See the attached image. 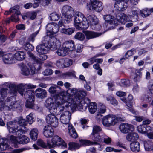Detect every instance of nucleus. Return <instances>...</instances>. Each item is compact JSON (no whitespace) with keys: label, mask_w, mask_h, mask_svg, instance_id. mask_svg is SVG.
Returning <instances> with one entry per match:
<instances>
[{"label":"nucleus","mask_w":153,"mask_h":153,"mask_svg":"<svg viewBox=\"0 0 153 153\" xmlns=\"http://www.w3.org/2000/svg\"><path fill=\"white\" fill-rule=\"evenodd\" d=\"M75 74L73 71H68L66 73H63L62 76L63 78H68L74 77Z\"/></svg>","instance_id":"c03bdc74"},{"label":"nucleus","mask_w":153,"mask_h":153,"mask_svg":"<svg viewBox=\"0 0 153 153\" xmlns=\"http://www.w3.org/2000/svg\"><path fill=\"white\" fill-rule=\"evenodd\" d=\"M64 59V67H69L72 65V61L71 59L68 58Z\"/></svg>","instance_id":"5fc2aeb1"},{"label":"nucleus","mask_w":153,"mask_h":153,"mask_svg":"<svg viewBox=\"0 0 153 153\" xmlns=\"http://www.w3.org/2000/svg\"><path fill=\"white\" fill-rule=\"evenodd\" d=\"M105 150L106 152H120L122 151L121 149H115L113 147H107L105 148Z\"/></svg>","instance_id":"6e6d98bb"},{"label":"nucleus","mask_w":153,"mask_h":153,"mask_svg":"<svg viewBox=\"0 0 153 153\" xmlns=\"http://www.w3.org/2000/svg\"><path fill=\"white\" fill-rule=\"evenodd\" d=\"M83 46L81 44H78L77 45L76 47L75 48V51L77 53H81L82 52Z\"/></svg>","instance_id":"69168bd1"},{"label":"nucleus","mask_w":153,"mask_h":153,"mask_svg":"<svg viewBox=\"0 0 153 153\" xmlns=\"http://www.w3.org/2000/svg\"><path fill=\"white\" fill-rule=\"evenodd\" d=\"M53 71L51 69H47L45 70L43 72V74L45 76L50 75L52 74Z\"/></svg>","instance_id":"338daca9"},{"label":"nucleus","mask_w":153,"mask_h":153,"mask_svg":"<svg viewBox=\"0 0 153 153\" xmlns=\"http://www.w3.org/2000/svg\"><path fill=\"white\" fill-rule=\"evenodd\" d=\"M120 84L123 86H129L130 84V82L129 80L126 79H123L121 80Z\"/></svg>","instance_id":"bf43d9fd"},{"label":"nucleus","mask_w":153,"mask_h":153,"mask_svg":"<svg viewBox=\"0 0 153 153\" xmlns=\"http://www.w3.org/2000/svg\"><path fill=\"white\" fill-rule=\"evenodd\" d=\"M49 45H47L46 41L45 43L40 44L36 47V50L38 53L46 54L49 49Z\"/></svg>","instance_id":"4be33fe9"},{"label":"nucleus","mask_w":153,"mask_h":153,"mask_svg":"<svg viewBox=\"0 0 153 153\" xmlns=\"http://www.w3.org/2000/svg\"><path fill=\"white\" fill-rule=\"evenodd\" d=\"M25 89L26 88L24 84L20 83L17 85L16 89L17 92L18 91L22 96H23L25 92Z\"/></svg>","instance_id":"473e14b6"},{"label":"nucleus","mask_w":153,"mask_h":153,"mask_svg":"<svg viewBox=\"0 0 153 153\" xmlns=\"http://www.w3.org/2000/svg\"><path fill=\"white\" fill-rule=\"evenodd\" d=\"M55 115V114L51 113L48 115L46 118L47 123L53 127L57 126L58 124V119Z\"/></svg>","instance_id":"2eb2a0df"},{"label":"nucleus","mask_w":153,"mask_h":153,"mask_svg":"<svg viewBox=\"0 0 153 153\" xmlns=\"http://www.w3.org/2000/svg\"><path fill=\"white\" fill-rule=\"evenodd\" d=\"M68 52L65 50L64 48H63V47H62L59 49H58L56 53L57 54L61 56H64L66 55Z\"/></svg>","instance_id":"4c0bfd02"},{"label":"nucleus","mask_w":153,"mask_h":153,"mask_svg":"<svg viewBox=\"0 0 153 153\" xmlns=\"http://www.w3.org/2000/svg\"><path fill=\"white\" fill-rule=\"evenodd\" d=\"M24 48L25 50H33L34 48L32 46V45H31L29 43L27 42H26L24 44Z\"/></svg>","instance_id":"13d9d810"},{"label":"nucleus","mask_w":153,"mask_h":153,"mask_svg":"<svg viewBox=\"0 0 153 153\" xmlns=\"http://www.w3.org/2000/svg\"><path fill=\"white\" fill-rule=\"evenodd\" d=\"M17 85L15 83L7 82L4 84V87L9 88L10 90V92L13 94L17 93Z\"/></svg>","instance_id":"b1692460"},{"label":"nucleus","mask_w":153,"mask_h":153,"mask_svg":"<svg viewBox=\"0 0 153 153\" xmlns=\"http://www.w3.org/2000/svg\"><path fill=\"white\" fill-rule=\"evenodd\" d=\"M97 109V104L94 102L90 103L89 105L88 110L89 112L91 114H94Z\"/></svg>","instance_id":"72a5a7b5"},{"label":"nucleus","mask_w":153,"mask_h":153,"mask_svg":"<svg viewBox=\"0 0 153 153\" xmlns=\"http://www.w3.org/2000/svg\"><path fill=\"white\" fill-rule=\"evenodd\" d=\"M17 136V137L13 135H11L10 138V141L15 144L19 143L20 139H19L18 135Z\"/></svg>","instance_id":"37998d69"},{"label":"nucleus","mask_w":153,"mask_h":153,"mask_svg":"<svg viewBox=\"0 0 153 153\" xmlns=\"http://www.w3.org/2000/svg\"><path fill=\"white\" fill-rule=\"evenodd\" d=\"M28 54L29 56L31 59L33 60V61L36 63H40L41 61L45 60L47 58V56L46 54L43 53H38L39 56L36 58L31 52L28 51Z\"/></svg>","instance_id":"f3484780"},{"label":"nucleus","mask_w":153,"mask_h":153,"mask_svg":"<svg viewBox=\"0 0 153 153\" xmlns=\"http://www.w3.org/2000/svg\"><path fill=\"white\" fill-rule=\"evenodd\" d=\"M74 37L76 39L82 41L85 39V35L83 33L78 32L75 34Z\"/></svg>","instance_id":"a19ab883"},{"label":"nucleus","mask_w":153,"mask_h":153,"mask_svg":"<svg viewBox=\"0 0 153 153\" xmlns=\"http://www.w3.org/2000/svg\"><path fill=\"white\" fill-rule=\"evenodd\" d=\"M64 59H61L57 61L56 63V66L60 68H64Z\"/></svg>","instance_id":"864d4df0"},{"label":"nucleus","mask_w":153,"mask_h":153,"mask_svg":"<svg viewBox=\"0 0 153 153\" xmlns=\"http://www.w3.org/2000/svg\"><path fill=\"white\" fill-rule=\"evenodd\" d=\"M19 8V6H15L10 9V12H11V13H15L14 14H15L19 15L20 13V11L18 10Z\"/></svg>","instance_id":"a18cd8bd"},{"label":"nucleus","mask_w":153,"mask_h":153,"mask_svg":"<svg viewBox=\"0 0 153 153\" xmlns=\"http://www.w3.org/2000/svg\"><path fill=\"white\" fill-rule=\"evenodd\" d=\"M102 137L103 138V142L105 143L107 145L111 144L112 140L111 138L105 135L104 134L103 135Z\"/></svg>","instance_id":"de8ad7c7"},{"label":"nucleus","mask_w":153,"mask_h":153,"mask_svg":"<svg viewBox=\"0 0 153 153\" xmlns=\"http://www.w3.org/2000/svg\"><path fill=\"white\" fill-rule=\"evenodd\" d=\"M13 56L16 60H22L25 59V54L23 51H18L15 53Z\"/></svg>","instance_id":"c756f323"},{"label":"nucleus","mask_w":153,"mask_h":153,"mask_svg":"<svg viewBox=\"0 0 153 153\" xmlns=\"http://www.w3.org/2000/svg\"><path fill=\"white\" fill-rule=\"evenodd\" d=\"M34 99H27L25 103L26 107L29 108H34L35 105L34 104Z\"/></svg>","instance_id":"e433bc0d"},{"label":"nucleus","mask_w":153,"mask_h":153,"mask_svg":"<svg viewBox=\"0 0 153 153\" xmlns=\"http://www.w3.org/2000/svg\"><path fill=\"white\" fill-rule=\"evenodd\" d=\"M145 150L147 151H153V143L150 141L145 142L144 143Z\"/></svg>","instance_id":"f704fd0d"},{"label":"nucleus","mask_w":153,"mask_h":153,"mask_svg":"<svg viewBox=\"0 0 153 153\" xmlns=\"http://www.w3.org/2000/svg\"><path fill=\"white\" fill-rule=\"evenodd\" d=\"M28 15L31 20L34 19L37 16V13L35 12H30L28 13Z\"/></svg>","instance_id":"774afa93"},{"label":"nucleus","mask_w":153,"mask_h":153,"mask_svg":"<svg viewBox=\"0 0 153 153\" xmlns=\"http://www.w3.org/2000/svg\"><path fill=\"white\" fill-rule=\"evenodd\" d=\"M64 17V19L59 21L58 22V25L59 27H61L62 26H64V24L68 23L71 21H67V20L65 19V17Z\"/></svg>","instance_id":"4d7b16f0"},{"label":"nucleus","mask_w":153,"mask_h":153,"mask_svg":"<svg viewBox=\"0 0 153 153\" xmlns=\"http://www.w3.org/2000/svg\"><path fill=\"white\" fill-rule=\"evenodd\" d=\"M50 19L52 21L58 20L59 18V16L56 13H51L49 16Z\"/></svg>","instance_id":"603ef678"},{"label":"nucleus","mask_w":153,"mask_h":153,"mask_svg":"<svg viewBox=\"0 0 153 153\" xmlns=\"http://www.w3.org/2000/svg\"><path fill=\"white\" fill-rule=\"evenodd\" d=\"M48 36L45 37L44 39H46V42L47 45H49V48L53 50L57 49L61 45V42L56 38H53L49 39Z\"/></svg>","instance_id":"4468645a"},{"label":"nucleus","mask_w":153,"mask_h":153,"mask_svg":"<svg viewBox=\"0 0 153 153\" xmlns=\"http://www.w3.org/2000/svg\"><path fill=\"white\" fill-rule=\"evenodd\" d=\"M18 119V123L20 126H18L21 128L24 127H25V126H27V122L25 120L20 117H19Z\"/></svg>","instance_id":"58836bf2"},{"label":"nucleus","mask_w":153,"mask_h":153,"mask_svg":"<svg viewBox=\"0 0 153 153\" xmlns=\"http://www.w3.org/2000/svg\"><path fill=\"white\" fill-rule=\"evenodd\" d=\"M130 146L131 150L134 152H137L140 150V143L138 142L131 143L130 144Z\"/></svg>","instance_id":"cd10ccee"},{"label":"nucleus","mask_w":153,"mask_h":153,"mask_svg":"<svg viewBox=\"0 0 153 153\" xmlns=\"http://www.w3.org/2000/svg\"><path fill=\"white\" fill-rule=\"evenodd\" d=\"M84 33L86 36V38L89 39L100 36L102 33L86 31Z\"/></svg>","instance_id":"393cba45"},{"label":"nucleus","mask_w":153,"mask_h":153,"mask_svg":"<svg viewBox=\"0 0 153 153\" xmlns=\"http://www.w3.org/2000/svg\"><path fill=\"white\" fill-rule=\"evenodd\" d=\"M151 12V8L149 9L146 8L140 10V13L143 17H146L150 15Z\"/></svg>","instance_id":"c9c22d12"},{"label":"nucleus","mask_w":153,"mask_h":153,"mask_svg":"<svg viewBox=\"0 0 153 153\" xmlns=\"http://www.w3.org/2000/svg\"><path fill=\"white\" fill-rule=\"evenodd\" d=\"M14 56L12 54H8L3 56V60L6 64H11L14 62Z\"/></svg>","instance_id":"a878e982"},{"label":"nucleus","mask_w":153,"mask_h":153,"mask_svg":"<svg viewBox=\"0 0 153 153\" xmlns=\"http://www.w3.org/2000/svg\"><path fill=\"white\" fill-rule=\"evenodd\" d=\"M79 142L80 144L73 142L69 143H68L69 149L71 150H74L78 149L82 146L92 145L94 144L96 145L98 144L97 142H93L88 140H80Z\"/></svg>","instance_id":"1a4fd4ad"},{"label":"nucleus","mask_w":153,"mask_h":153,"mask_svg":"<svg viewBox=\"0 0 153 153\" xmlns=\"http://www.w3.org/2000/svg\"><path fill=\"white\" fill-rule=\"evenodd\" d=\"M7 91V88L6 87H4V85L3 87L0 90V94L3 98H4L7 96L8 94Z\"/></svg>","instance_id":"ea45409f"},{"label":"nucleus","mask_w":153,"mask_h":153,"mask_svg":"<svg viewBox=\"0 0 153 153\" xmlns=\"http://www.w3.org/2000/svg\"><path fill=\"white\" fill-rule=\"evenodd\" d=\"M8 145L4 142L0 144V151L5 150L8 148Z\"/></svg>","instance_id":"e2e57ef3"},{"label":"nucleus","mask_w":153,"mask_h":153,"mask_svg":"<svg viewBox=\"0 0 153 153\" xmlns=\"http://www.w3.org/2000/svg\"><path fill=\"white\" fill-rule=\"evenodd\" d=\"M43 134L46 138H51L54 134L53 129L50 125L45 126L43 129Z\"/></svg>","instance_id":"412c9836"},{"label":"nucleus","mask_w":153,"mask_h":153,"mask_svg":"<svg viewBox=\"0 0 153 153\" xmlns=\"http://www.w3.org/2000/svg\"><path fill=\"white\" fill-rule=\"evenodd\" d=\"M136 52L134 48L132 49L131 50L128 51L125 54L124 56L126 59H128V58L134 54Z\"/></svg>","instance_id":"49530a36"},{"label":"nucleus","mask_w":153,"mask_h":153,"mask_svg":"<svg viewBox=\"0 0 153 153\" xmlns=\"http://www.w3.org/2000/svg\"><path fill=\"white\" fill-rule=\"evenodd\" d=\"M46 29L48 31L52 33H56L59 30L58 25L54 22L48 23Z\"/></svg>","instance_id":"6ab92c4d"},{"label":"nucleus","mask_w":153,"mask_h":153,"mask_svg":"<svg viewBox=\"0 0 153 153\" xmlns=\"http://www.w3.org/2000/svg\"><path fill=\"white\" fill-rule=\"evenodd\" d=\"M137 129L139 132L144 134L146 135V130L145 126L143 125H140L137 127Z\"/></svg>","instance_id":"3c124183"},{"label":"nucleus","mask_w":153,"mask_h":153,"mask_svg":"<svg viewBox=\"0 0 153 153\" xmlns=\"http://www.w3.org/2000/svg\"><path fill=\"white\" fill-rule=\"evenodd\" d=\"M61 13L65 19L68 21H71L72 18L74 15V12L73 8L68 5L63 6L61 10Z\"/></svg>","instance_id":"9d476101"},{"label":"nucleus","mask_w":153,"mask_h":153,"mask_svg":"<svg viewBox=\"0 0 153 153\" xmlns=\"http://www.w3.org/2000/svg\"><path fill=\"white\" fill-rule=\"evenodd\" d=\"M124 0H120L116 1L114 5V8L119 11H123L128 7V2Z\"/></svg>","instance_id":"dca6fc26"},{"label":"nucleus","mask_w":153,"mask_h":153,"mask_svg":"<svg viewBox=\"0 0 153 153\" xmlns=\"http://www.w3.org/2000/svg\"><path fill=\"white\" fill-rule=\"evenodd\" d=\"M16 122L14 121H9L7 123V126L10 133L18 135L19 140V143L25 144L28 143L30 139L27 136L22 134H25L28 131L27 128L26 127H19Z\"/></svg>","instance_id":"20e7f679"},{"label":"nucleus","mask_w":153,"mask_h":153,"mask_svg":"<svg viewBox=\"0 0 153 153\" xmlns=\"http://www.w3.org/2000/svg\"><path fill=\"white\" fill-rule=\"evenodd\" d=\"M33 113H31L26 117L27 122L30 124H32L34 121L35 120L33 117Z\"/></svg>","instance_id":"09e8293b"},{"label":"nucleus","mask_w":153,"mask_h":153,"mask_svg":"<svg viewBox=\"0 0 153 153\" xmlns=\"http://www.w3.org/2000/svg\"><path fill=\"white\" fill-rule=\"evenodd\" d=\"M37 143L39 146L45 148L51 149L60 146L64 148L67 147L66 143L60 137L56 135L53 137L51 141L47 140V144L41 139L38 140Z\"/></svg>","instance_id":"423d86ee"},{"label":"nucleus","mask_w":153,"mask_h":153,"mask_svg":"<svg viewBox=\"0 0 153 153\" xmlns=\"http://www.w3.org/2000/svg\"><path fill=\"white\" fill-rule=\"evenodd\" d=\"M0 107L4 109L7 107L10 110H13L20 108L21 105L20 102L16 101L15 97L12 96L7 98L5 102L0 100Z\"/></svg>","instance_id":"6e6552de"},{"label":"nucleus","mask_w":153,"mask_h":153,"mask_svg":"<svg viewBox=\"0 0 153 153\" xmlns=\"http://www.w3.org/2000/svg\"><path fill=\"white\" fill-rule=\"evenodd\" d=\"M38 133L39 131L37 128H33L32 129L30 133L31 138L33 140H36L37 139Z\"/></svg>","instance_id":"2f4dec72"},{"label":"nucleus","mask_w":153,"mask_h":153,"mask_svg":"<svg viewBox=\"0 0 153 153\" xmlns=\"http://www.w3.org/2000/svg\"><path fill=\"white\" fill-rule=\"evenodd\" d=\"M39 30H38L36 32H35L34 33L30 35L29 38V40L30 41H32L33 42L35 40V37L37 34L38 33Z\"/></svg>","instance_id":"052dcab7"},{"label":"nucleus","mask_w":153,"mask_h":153,"mask_svg":"<svg viewBox=\"0 0 153 153\" xmlns=\"http://www.w3.org/2000/svg\"><path fill=\"white\" fill-rule=\"evenodd\" d=\"M103 16L104 19L107 23L110 25H113L114 27L118 25V22L122 24H125L128 17L126 14L122 13L116 14L115 19L110 15H104Z\"/></svg>","instance_id":"0eeeda50"},{"label":"nucleus","mask_w":153,"mask_h":153,"mask_svg":"<svg viewBox=\"0 0 153 153\" xmlns=\"http://www.w3.org/2000/svg\"><path fill=\"white\" fill-rule=\"evenodd\" d=\"M135 76L134 78L135 81H138L141 77L142 74L140 71L139 70L136 69L135 71Z\"/></svg>","instance_id":"79ce46f5"},{"label":"nucleus","mask_w":153,"mask_h":153,"mask_svg":"<svg viewBox=\"0 0 153 153\" xmlns=\"http://www.w3.org/2000/svg\"><path fill=\"white\" fill-rule=\"evenodd\" d=\"M34 91L33 90H26L24 93L23 96L24 97L27 99H34Z\"/></svg>","instance_id":"7c9ffc66"},{"label":"nucleus","mask_w":153,"mask_h":153,"mask_svg":"<svg viewBox=\"0 0 153 153\" xmlns=\"http://www.w3.org/2000/svg\"><path fill=\"white\" fill-rule=\"evenodd\" d=\"M69 105L65 103L62 107L58 109V111L55 114L56 115H59L61 114L60 120L61 122L65 124L68 125V130L70 135L73 138L76 139L78 137V135L73 126L69 124L71 116V114L68 111L69 109L72 110Z\"/></svg>","instance_id":"7ed1b4c3"},{"label":"nucleus","mask_w":153,"mask_h":153,"mask_svg":"<svg viewBox=\"0 0 153 153\" xmlns=\"http://www.w3.org/2000/svg\"><path fill=\"white\" fill-rule=\"evenodd\" d=\"M21 70V74L24 75H28L30 74L33 75L35 74L36 71H37L36 65L35 64L30 66V71L27 67L23 63H21L19 64Z\"/></svg>","instance_id":"9b49d317"},{"label":"nucleus","mask_w":153,"mask_h":153,"mask_svg":"<svg viewBox=\"0 0 153 153\" xmlns=\"http://www.w3.org/2000/svg\"><path fill=\"white\" fill-rule=\"evenodd\" d=\"M87 19L83 14L79 12L75 13L74 18V25L76 28L79 30L87 29L89 24L92 25H96L97 27H101L98 23V19L94 14H88Z\"/></svg>","instance_id":"f03ea898"},{"label":"nucleus","mask_w":153,"mask_h":153,"mask_svg":"<svg viewBox=\"0 0 153 153\" xmlns=\"http://www.w3.org/2000/svg\"><path fill=\"white\" fill-rule=\"evenodd\" d=\"M56 86H52L48 90L49 92L51 94H54L56 92Z\"/></svg>","instance_id":"680f3d73"},{"label":"nucleus","mask_w":153,"mask_h":153,"mask_svg":"<svg viewBox=\"0 0 153 153\" xmlns=\"http://www.w3.org/2000/svg\"><path fill=\"white\" fill-rule=\"evenodd\" d=\"M148 87L150 92L153 94V80L150 81Z\"/></svg>","instance_id":"0e129e2a"},{"label":"nucleus","mask_w":153,"mask_h":153,"mask_svg":"<svg viewBox=\"0 0 153 153\" xmlns=\"http://www.w3.org/2000/svg\"><path fill=\"white\" fill-rule=\"evenodd\" d=\"M101 128L100 127L96 125L95 126L93 127L92 134L94 135L96 134L97 136H98V135L97 134V133L101 131Z\"/></svg>","instance_id":"8fccbe9b"},{"label":"nucleus","mask_w":153,"mask_h":153,"mask_svg":"<svg viewBox=\"0 0 153 153\" xmlns=\"http://www.w3.org/2000/svg\"><path fill=\"white\" fill-rule=\"evenodd\" d=\"M115 115L108 114L104 116L102 118V123L103 125L106 127L114 125L116 124Z\"/></svg>","instance_id":"ddd939ff"},{"label":"nucleus","mask_w":153,"mask_h":153,"mask_svg":"<svg viewBox=\"0 0 153 153\" xmlns=\"http://www.w3.org/2000/svg\"><path fill=\"white\" fill-rule=\"evenodd\" d=\"M35 92L36 96L38 98H43L46 97L47 95L46 91L41 88L36 89Z\"/></svg>","instance_id":"bb28decb"},{"label":"nucleus","mask_w":153,"mask_h":153,"mask_svg":"<svg viewBox=\"0 0 153 153\" xmlns=\"http://www.w3.org/2000/svg\"><path fill=\"white\" fill-rule=\"evenodd\" d=\"M65 104L61 96L57 95L54 98H48L45 102L46 107L51 113L55 114L60 107Z\"/></svg>","instance_id":"39448f33"},{"label":"nucleus","mask_w":153,"mask_h":153,"mask_svg":"<svg viewBox=\"0 0 153 153\" xmlns=\"http://www.w3.org/2000/svg\"><path fill=\"white\" fill-rule=\"evenodd\" d=\"M119 128L122 132L125 134L128 133L130 131H133L134 129L133 125L127 123L121 124Z\"/></svg>","instance_id":"a211bd4d"},{"label":"nucleus","mask_w":153,"mask_h":153,"mask_svg":"<svg viewBox=\"0 0 153 153\" xmlns=\"http://www.w3.org/2000/svg\"><path fill=\"white\" fill-rule=\"evenodd\" d=\"M137 8L135 7H132L128 10V15L136 21L138 19Z\"/></svg>","instance_id":"aec40b11"},{"label":"nucleus","mask_w":153,"mask_h":153,"mask_svg":"<svg viewBox=\"0 0 153 153\" xmlns=\"http://www.w3.org/2000/svg\"><path fill=\"white\" fill-rule=\"evenodd\" d=\"M62 46L67 52L73 51L75 49L74 43L72 40H69L64 42Z\"/></svg>","instance_id":"5701e85b"},{"label":"nucleus","mask_w":153,"mask_h":153,"mask_svg":"<svg viewBox=\"0 0 153 153\" xmlns=\"http://www.w3.org/2000/svg\"><path fill=\"white\" fill-rule=\"evenodd\" d=\"M63 100L65 103L69 105L73 109H76L83 111L85 106L82 105L83 99L86 96V92L84 90L78 91L74 88H69L66 92L60 93Z\"/></svg>","instance_id":"f257e3e1"},{"label":"nucleus","mask_w":153,"mask_h":153,"mask_svg":"<svg viewBox=\"0 0 153 153\" xmlns=\"http://www.w3.org/2000/svg\"><path fill=\"white\" fill-rule=\"evenodd\" d=\"M87 6L88 10L98 12L101 11L103 8L102 3L98 0H90L89 3Z\"/></svg>","instance_id":"f8f14e48"},{"label":"nucleus","mask_w":153,"mask_h":153,"mask_svg":"<svg viewBox=\"0 0 153 153\" xmlns=\"http://www.w3.org/2000/svg\"><path fill=\"white\" fill-rule=\"evenodd\" d=\"M138 138V136L136 133H131L128 134L126 137V139L129 142L137 140Z\"/></svg>","instance_id":"c85d7f7f"}]
</instances>
